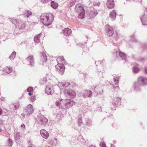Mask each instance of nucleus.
Masks as SVG:
<instances>
[{"label":"nucleus","mask_w":147,"mask_h":147,"mask_svg":"<svg viewBox=\"0 0 147 147\" xmlns=\"http://www.w3.org/2000/svg\"><path fill=\"white\" fill-rule=\"evenodd\" d=\"M54 16L51 13H44L40 16V20L41 22L46 26L51 25L54 19Z\"/></svg>","instance_id":"f257e3e1"},{"label":"nucleus","mask_w":147,"mask_h":147,"mask_svg":"<svg viewBox=\"0 0 147 147\" xmlns=\"http://www.w3.org/2000/svg\"><path fill=\"white\" fill-rule=\"evenodd\" d=\"M58 64L55 66L56 69L59 71L61 75H63L64 72L65 67L64 65L66 63L65 60L63 56H59L57 59Z\"/></svg>","instance_id":"f03ea898"},{"label":"nucleus","mask_w":147,"mask_h":147,"mask_svg":"<svg viewBox=\"0 0 147 147\" xmlns=\"http://www.w3.org/2000/svg\"><path fill=\"white\" fill-rule=\"evenodd\" d=\"M75 10L78 14V18L82 19L84 17V10L82 4L79 3L77 4L75 7Z\"/></svg>","instance_id":"7ed1b4c3"},{"label":"nucleus","mask_w":147,"mask_h":147,"mask_svg":"<svg viewBox=\"0 0 147 147\" xmlns=\"http://www.w3.org/2000/svg\"><path fill=\"white\" fill-rule=\"evenodd\" d=\"M75 102L71 99H65L64 100L63 104L61 106V108L62 109H67L71 107L74 104Z\"/></svg>","instance_id":"20e7f679"},{"label":"nucleus","mask_w":147,"mask_h":147,"mask_svg":"<svg viewBox=\"0 0 147 147\" xmlns=\"http://www.w3.org/2000/svg\"><path fill=\"white\" fill-rule=\"evenodd\" d=\"M24 112L26 116L28 117L31 115L34 111V109L32 105L29 104L25 107L24 109Z\"/></svg>","instance_id":"39448f33"},{"label":"nucleus","mask_w":147,"mask_h":147,"mask_svg":"<svg viewBox=\"0 0 147 147\" xmlns=\"http://www.w3.org/2000/svg\"><path fill=\"white\" fill-rule=\"evenodd\" d=\"M111 102L114 105H116L121 100V98L117 96L116 93H113L111 96Z\"/></svg>","instance_id":"423d86ee"},{"label":"nucleus","mask_w":147,"mask_h":147,"mask_svg":"<svg viewBox=\"0 0 147 147\" xmlns=\"http://www.w3.org/2000/svg\"><path fill=\"white\" fill-rule=\"evenodd\" d=\"M11 22L15 24L16 27L19 29H23L24 28V23L21 21H17L16 20L13 19L11 21Z\"/></svg>","instance_id":"0eeeda50"},{"label":"nucleus","mask_w":147,"mask_h":147,"mask_svg":"<svg viewBox=\"0 0 147 147\" xmlns=\"http://www.w3.org/2000/svg\"><path fill=\"white\" fill-rule=\"evenodd\" d=\"M105 32L109 36H111L114 33V30L113 27L109 25H107L105 26Z\"/></svg>","instance_id":"6e6552de"},{"label":"nucleus","mask_w":147,"mask_h":147,"mask_svg":"<svg viewBox=\"0 0 147 147\" xmlns=\"http://www.w3.org/2000/svg\"><path fill=\"white\" fill-rule=\"evenodd\" d=\"M55 90L54 87L53 85L51 84L48 85L45 89V92L49 95H51L53 94Z\"/></svg>","instance_id":"1a4fd4ad"},{"label":"nucleus","mask_w":147,"mask_h":147,"mask_svg":"<svg viewBox=\"0 0 147 147\" xmlns=\"http://www.w3.org/2000/svg\"><path fill=\"white\" fill-rule=\"evenodd\" d=\"M64 93L68 97L73 98L76 96V92L71 89H66L64 91Z\"/></svg>","instance_id":"9d476101"},{"label":"nucleus","mask_w":147,"mask_h":147,"mask_svg":"<svg viewBox=\"0 0 147 147\" xmlns=\"http://www.w3.org/2000/svg\"><path fill=\"white\" fill-rule=\"evenodd\" d=\"M114 53L117 55V54H119L120 57L122 59L124 60L125 62H126L127 58L126 55L123 53L119 51V50L118 51L117 50H114Z\"/></svg>","instance_id":"9b49d317"},{"label":"nucleus","mask_w":147,"mask_h":147,"mask_svg":"<svg viewBox=\"0 0 147 147\" xmlns=\"http://www.w3.org/2000/svg\"><path fill=\"white\" fill-rule=\"evenodd\" d=\"M138 84L141 85H147V78L142 76L139 77L138 78Z\"/></svg>","instance_id":"f8f14e48"},{"label":"nucleus","mask_w":147,"mask_h":147,"mask_svg":"<svg viewBox=\"0 0 147 147\" xmlns=\"http://www.w3.org/2000/svg\"><path fill=\"white\" fill-rule=\"evenodd\" d=\"M38 119L39 123L43 125H46L48 122V119L44 116L38 117Z\"/></svg>","instance_id":"ddd939ff"},{"label":"nucleus","mask_w":147,"mask_h":147,"mask_svg":"<svg viewBox=\"0 0 147 147\" xmlns=\"http://www.w3.org/2000/svg\"><path fill=\"white\" fill-rule=\"evenodd\" d=\"M26 63L27 64L31 66H33L34 65V58L32 55L29 56L26 59Z\"/></svg>","instance_id":"4468645a"},{"label":"nucleus","mask_w":147,"mask_h":147,"mask_svg":"<svg viewBox=\"0 0 147 147\" xmlns=\"http://www.w3.org/2000/svg\"><path fill=\"white\" fill-rule=\"evenodd\" d=\"M40 133L41 136L45 139L47 138L49 136V133L45 129H41L40 131Z\"/></svg>","instance_id":"2eb2a0df"},{"label":"nucleus","mask_w":147,"mask_h":147,"mask_svg":"<svg viewBox=\"0 0 147 147\" xmlns=\"http://www.w3.org/2000/svg\"><path fill=\"white\" fill-rule=\"evenodd\" d=\"M70 84L68 82H59L58 84V86L60 89L62 90V89L67 87Z\"/></svg>","instance_id":"dca6fc26"},{"label":"nucleus","mask_w":147,"mask_h":147,"mask_svg":"<svg viewBox=\"0 0 147 147\" xmlns=\"http://www.w3.org/2000/svg\"><path fill=\"white\" fill-rule=\"evenodd\" d=\"M142 25H147V14H145L143 15L140 18Z\"/></svg>","instance_id":"f3484780"},{"label":"nucleus","mask_w":147,"mask_h":147,"mask_svg":"<svg viewBox=\"0 0 147 147\" xmlns=\"http://www.w3.org/2000/svg\"><path fill=\"white\" fill-rule=\"evenodd\" d=\"M98 14V12L96 10L93 9V10L90 11L88 15L90 18H94Z\"/></svg>","instance_id":"a211bd4d"},{"label":"nucleus","mask_w":147,"mask_h":147,"mask_svg":"<svg viewBox=\"0 0 147 147\" xmlns=\"http://www.w3.org/2000/svg\"><path fill=\"white\" fill-rule=\"evenodd\" d=\"M107 7L109 8H112L114 7V2L113 0H108L107 3Z\"/></svg>","instance_id":"6ab92c4d"},{"label":"nucleus","mask_w":147,"mask_h":147,"mask_svg":"<svg viewBox=\"0 0 147 147\" xmlns=\"http://www.w3.org/2000/svg\"><path fill=\"white\" fill-rule=\"evenodd\" d=\"M92 92L90 90H86L83 93L82 96L84 98L91 96L92 95Z\"/></svg>","instance_id":"aec40b11"},{"label":"nucleus","mask_w":147,"mask_h":147,"mask_svg":"<svg viewBox=\"0 0 147 147\" xmlns=\"http://www.w3.org/2000/svg\"><path fill=\"white\" fill-rule=\"evenodd\" d=\"M71 30L69 28H65L63 30V34L65 36H69L71 33Z\"/></svg>","instance_id":"412c9836"},{"label":"nucleus","mask_w":147,"mask_h":147,"mask_svg":"<svg viewBox=\"0 0 147 147\" xmlns=\"http://www.w3.org/2000/svg\"><path fill=\"white\" fill-rule=\"evenodd\" d=\"M116 15V12L115 10H113L110 13L109 17L112 20H115Z\"/></svg>","instance_id":"4be33fe9"},{"label":"nucleus","mask_w":147,"mask_h":147,"mask_svg":"<svg viewBox=\"0 0 147 147\" xmlns=\"http://www.w3.org/2000/svg\"><path fill=\"white\" fill-rule=\"evenodd\" d=\"M41 33H40L36 35L34 38V41L35 42L39 43L40 41V38Z\"/></svg>","instance_id":"5701e85b"},{"label":"nucleus","mask_w":147,"mask_h":147,"mask_svg":"<svg viewBox=\"0 0 147 147\" xmlns=\"http://www.w3.org/2000/svg\"><path fill=\"white\" fill-rule=\"evenodd\" d=\"M12 68L11 67H7L4 69L3 71L7 74H10L12 72Z\"/></svg>","instance_id":"b1692460"},{"label":"nucleus","mask_w":147,"mask_h":147,"mask_svg":"<svg viewBox=\"0 0 147 147\" xmlns=\"http://www.w3.org/2000/svg\"><path fill=\"white\" fill-rule=\"evenodd\" d=\"M78 140L79 141V142H80L83 144L86 143V140L84 139L81 136H78Z\"/></svg>","instance_id":"393cba45"},{"label":"nucleus","mask_w":147,"mask_h":147,"mask_svg":"<svg viewBox=\"0 0 147 147\" xmlns=\"http://www.w3.org/2000/svg\"><path fill=\"white\" fill-rule=\"evenodd\" d=\"M32 14V12L29 10H26L24 12V15L27 18L29 17Z\"/></svg>","instance_id":"a878e982"},{"label":"nucleus","mask_w":147,"mask_h":147,"mask_svg":"<svg viewBox=\"0 0 147 147\" xmlns=\"http://www.w3.org/2000/svg\"><path fill=\"white\" fill-rule=\"evenodd\" d=\"M41 59L43 62H46L47 60V57L45 53L43 52L42 53Z\"/></svg>","instance_id":"bb28decb"},{"label":"nucleus","mask_w":147,"mask_h":147,"mask_svg":"<svg viewBox=\"0 0 147 147\" xmlns=\"http://www.w3.org/2000/svg\"><path fill=\"white\" fill-rule=\"evenodd\" d=\"M20 106L19 103H16L12 104L11 106V107L13 109V110H16L18 109Z\"/></svg>","instance_id":"cd10ccee"},{"label":"nucleus","mask_w":147,"mask_h":147,"mask_svg":"<svg viewBox=\"0 0 147 147\" xmlns=\"http://www.w3.org/2000/svg\"><path fill=\"white\" fill-rule=\"evenodd\" d=\"M63 100L62 99H60L59 100H57L55 102L56 105L59 107V108H61V106H62L61 104V102Z\"/></svg>","instance_id":"c85d7f7f"},{"label":"nucleus","mask_w":147,"mask_h":147,"mask_svg":"<svg viewBox=\"0 0 147 147\" xmlns=\"http://www.w3.org/2000/svg\"><path fill=\"white\" fill-rule=\"evenodd\" d=\"M16 55V53L15 51L13 52L9 56V58L11 60H13L15 58Z\"/></svg>","instance_id":"c756f323"},{"label":"nucleus","mask_w":147,"mask_h":147,"mask_svg":"<svg viewBox=\"0 0 147 147\" xmlns=\"http://www.w3.org/2000/svg\"><path fill=\"white\" fill-rule=\"evenodd\" d=\"M51 6L54 9H56L58 7V4L57 3L55 2L54 1H51Z\"/></svg>","instance_id":"7c9ffc66"},{"label":"nucleus","mask_w":147,"mask_h":147,"mask_svg":"<svg viewBox=\"0 0 147 147\" xmlns=\"http://www.w3.org/2000/svg\"><path fill=\"white\" fill-rule=\"evenodd\" d=\"M119 77H116L113 78V80L115 85H117L119 83Z\"/></svg>","instance_id":"2f4dec72"},{"label":"nucleus","mask_w":147,"mask_h":147,"mask_svg":"<svg viewBox=\"0 0 147 147\" xmlns=\"http://www.w3.org/2000/svg\"><path fill=\"white\" fill-rule=\"evenodd\" d=\"M14 136L15 140H19L21 137L20 133L19 132L15 133Z\"/></svg>","instance_id":"473e14b6"},{"label":"nucleus","mask_w":147,"mask_h":147,"mask_svg":"<svg viewBox=\"0 0 147 147\" xmlns=\"http://www.w3.org/2000/svg\"><path fill=\"white\" fill-rule=\"evenodd\" d=\"M100 89V88L98 87H95L94 88V91H95V92H96L98 94H100L101 93V91H102V89H100V90H99Z\"/></svg>","instance_id":"72a5a7b5"},{"label":"nucleus","mask_w":147,"mask_h":147,"mask_svg":"<svg viewBox=\"0 0 147 147\" xmlns=\"http://www.w3.org/2000/svg\"><path fill=\"white\" fill-rule=\"evenodd\" d=\"M76 0H70L69 5V7H71L74 5L76 2Z\"/></svg>","instance_id":"f704fd0d"},{"label":"nucleus","mask_w":147,"mask_h":147,"mask_svg":"<svg viewBox=\"0 0 147 147\" xmlns=\"http://www.w3.org/2000/svg\"><path fill=\"white\" fill-rule=\"evenodd\" d=\"M7 143L8 146H11L13 144L12 140L10 138H9L7 140Z\"/></svg>","instance_id":"c9c22d12"},{"label":"nucleus","mask_w":147,"mask_h":147,"mask_svg":"<svg viewBox=\"0 0 147 147\" xmlns=\"http://www.w3.org/2000/svg\"><path fill=\"white\" fill-rule=\"evenodd\" d=\"M86 125H90L92 124V121L91 120H89L88 119H85Z\"/></svg>","instance_id":"e433bc0d"},{"label":"nucleus","mask_w":147,"mask_h":147,"mask_svg":"<svg viewBox=\"0 0 147 147\" xmlns=\"http://www.w3.org/2000/svg\"><path fill=\"white\" fill-rule=\"evenodd\" d=\"M133 72L135 73H137L140 71V69L136 67H134L133 68Z\"/></svg>","instance_id":"4c0bfd02"},{"label":"nucleus","mask_w":147,"mask_h":147,"mask_svg":"<svg viewBox=\"0 0 147 147\" xmlns=\"http://www.w3.org/2000/svg\"><path fill=\"white\" fill-rule=\"evenodd\" d=\"M131 40L134 42H136L137 41V40L135 39L134 35V34H133L130 36Z\"/></svg>","instance_id":"58836bf2"},{"label":"nucleus","mask_w":147,"mask_h":147,"mask_svg":"<svg viewBox=\"0 0 147 147\" xmlns=\"http://www.w3.org/2000/svg\"><path fill=\"white\" fill-rule=\"evenodd\" d=\"M27 91L28 92H31L33 91V88L32 87H29L27 89Z\"/></svg>","instance_id":"ea45409f"},{"label":"nucleus","mask_w":147,"mask_h":147,"mask_svg":"<svg viewBox=\"0 0 147 147\" xmlns=\"http://www.w3.org/2000/svg\"><path fill=\"white\" fill-rule=\"evenodd\" d=\"M78 123V124L79 126H80L82 125V121L81 118H80L79 119Z\"/></svg>","instance_id":"a19ab883"},{"label":"nucleus","mask_w":147,"mask_h":147,"mask_svg":"<svg viewBox=\"0 0 147 147\" xmlns=\"http://www.w3.org/2000/svg\"><path fill=\"white\" fill-rule=\"evenodd\" d=\"M62 113L61 112H59V113L56 116L57 118L59 119L61 117Z\"/></svg>","instance_id":"79ce46f5"},{"label":"nucleus","mask_w":147,"mask_h":147,"mask_svg":"<svg viewBox=\"0 0 147 147\" xmlns=\"http://www.w3.org/2000/svg\"><path fill=\"white\" fill-rule=\"evenodd\" d=\"M116 33L117 36L116 38V39L117 40L118 38L120 37L121 36V35H120V34L119 33L117 32H116Z\"/></svg>","instance_id":"37998d69"},{"label":"nucleus","mask_w":147,"mask_h":147,"mask_svg":"<svg viewBox=\"0 0 147 147\" xmlns=\"http://www.w3.org/2000/svg\"><path fill=\"white\" fill-rule=\"evenodd\" d=\"M36 99V97L35 96H31L30 99L31 101L32 102L34 101Z\"/></svg>","instance_id":"c03bdc74"},{"label":"nucleus","mask_w":147,"mask_h":147,"mask_svg":"<svg viewBox=\"0 0 147 147\" xmlns=\"http://www.w3.org/2000/svg\"><path fill=\"white\" fill-rule=\"evenodd\" d=\"M100 145L101 147H106L105 144L104 142L100 143Z\"/></svg>","instance_id":"a18cd8bd"},{"label":"nucleus","mask_w":147,"mask_h":147,"mask_svg":"<svg viewBox=\"0 0 147 147\" xmlns=\"http://www.w3.org/2000/svg\"><path fill=\"white\" fill-rule=\"evenodd\" d=\"M25 116V114L24 113H22L20 116V118L21 119H24V118Z\"/></svg>","instance_id":"49530a36"},{"label":"nucleus","mask_w":147,"mask_h":147,"mask_svg":"<svg viewBox=\"0 0 147 147\" xmlns=\"http://www.w3.org/2000/svg\"><path fill=\"white\" fill-rule=\"evenodd\" d=\"M132 0H129V1H132ZM133 1H135L136 2H138L140 3H142V0H133Z\"/></svg>","instance_id":"de8ad7c7"},{"label":"nucleus","mask_w":147,"mask_h":147,"mask_svg":"<svg viewBox=\"0 0 147 147\" xmlns=\"http://www.w3.org/2000/svg\"><path fill=\"white\" fill-rule=\"evenodd\" d=\"M51 0H41V1L44 3H46Z\"/></svg>","instance_id":"09e8293b"},{"label":"nucleus","mask_w":147,"mask_h":147,"mask_svg":"<svg viewBox=\"0 0 147 147\" xmlns=\"http://www.w3.org/2000/svg\"><path fill=\"white\" fill-rule=\"evenodd\" d=\"M113 88L114 89H117L118 90L119 89V87L118 86H113Z\"/></svg>","instance_id":"8fccbe9b"},{"label":"nucleus","mask_w":147,"mask_h":147,"mask_svg":"<svg viewBox=\"0 0 147 147\" xmlns=\"http://www.w3.org/2000/svg\"><path fill=\"white\" fill-rule=\"evenodd\" d=\"M42 80H43V83L44 84L46 82V81H47V78H43Z\"/></svg>","instance_id":"3c124183"},{"label":"nucleus","mask_w":147,"mask_h":147,"mask_svg":"<svg viewBox=\"0 0 147 147\" xmlns=\"http://www.w3.org/2000/svg\"><path fill=\"white\" fill-rule=\"evenodd\" d=\"M144 72L145 74H147V67H146L144 68Z\"/></svg>","instance_id":"603ef678"},{"label":"nucleus","mask_w":147,"mask_h":147,"mask_svg":"<svg viewBox=\"0 0 147 147\" xmlns=\"http://www.w3.org/2000/svg\"><path fill=\"white\" fill-rule=\"evenodd\" d=\"M134 88L135 89V90L136 91H138L140 90V89L138 87H134Z\"/></svg>","instance_id":"864d4df0"},{"label":"nucleus","mask_w":147,"mask_h":147,"mask_svg":"<svg viewBox=\"0 0 147 147\" xmlns=\"http://www.w3.org/2000/svg\"><path fill=\"white\" fill-rule=\"evenodd\" d=\"M21 127H22V128H24L25 127V125L24 124H22L21 125Z\"/></svg>","instance_id":"5fc2aeb1"},{"label":"nucleus","mask_w":147,"mask_h":147,"mask_svg":"<svg viewBox=\"0 0 147 147\" xmlns=\"http://www.w3.org/2000/svg\"><path fill=\"white\" fill-rule=\"evenodd\" d=\"M2 113V111L1 109L0 108V115H1Z\"/></svg>","instance_id":"6e6d98bb"},{"label":"nucleus","mask_w":147,"mask_h":147,"mask_svg":"<svg viewBox=\"0 0 147 147\" xmlns=\"http://www.w3.org/2000/svg\"><path fill=\"white\" fill-rule=\"evenodd\" d=\"M1 100H3L4 99V98L3 97H2L1 98Z\"/></svg>","instance_id":"4d7b16f0"},{"label":"nucleus","mask_w":147,"mask_h":147,"mask_svg":"<svg viewBox=\"0 0 147 147\" xmlns=\"http://www.w3.org/2000/svg\"><path fill=\"white\" fill-rule=\"evenodd\" d=\"M144 60V58H142L140 59V60L142 61Z\"/></svg>","instance_id":"13d9d810"},{"label":"nucleus","mask_w":147,"mask_h":147,"mask_svg":"<svg viewBox=\"0 0 147 147\" xmlns=\"http://www.w3.org/2000/svg\"><path fill=\"white\" fill-rule=\"evenodd\" d=\"M111 147H115V146L113 144H111Z\"/></svg>","instance_id":"bf43d9fd"},{"label":"nucleus","mask_w":147,"mask_h":147,"mask_svg":"<svg viewBox=\"0 0 147 147\" xmlns=\"http://www.w3.org/2000/svg\"><path fill=\"white\" fill-rule=\"evenodd\" d=\"M28 95L30 96H31L32 95V94L31 93V92H29L28 93Z\"/></svg>","instance_id":"052dcab7"},{"label":"nucleus","mask_w":147,"mask_h":147,"mask_svg":"<svg viewBox=\"0 0 147 147\" xmlns=\"http://www.w3.org/2000/svg\"><path fill=\"white\" fill-rule=\"evenodd\" d=\"M45 147H51V146H49L48 145H46V146Z\"/></svg>","instance_id":"680f3d73"},{"label":"nucleus","mask_w":147,"mask_h":147,"mask_svg":"<svg viewBox=\"0 0 147 147\" xmlns=\"http://www.w3.org/2000/svg\"><path fill=\"white\" fill-rule=\"evenodd\" d=\"M100 4V3H98L97 5H99Z\"/></svg>","instance_id":"e2e57ef3"},{"label":"nucleus","mask_w":147,"mask_h":147,"mask_svg":"<svg viewBox=\"0 0 147 147\" xmlns=\"http://www.w3.org/2000/svg\"><path fill=\"white\" fill-rule=\"evenodd\" d=\"M102 61H100V63H101L102 62Z\"/></svg>","instance_id":"0e129e2a"},{"label":"nucleus","mask_w":147,"mask_h":147,"mask_svg":"<svg viewBox=\"0 0 147 147\" xmlns=\"http://www.w3.org/2000/svg\"><path fill=\"white\" fill-rule=\"evenodd\" d=\"M27 147H32V146H28Z\"/></svg>","instance_id":"69168bd1"},{"label":"nucleus","mask_w":147,"mask_h":147,"mask_svg":"<svg viewBox=\"0 0 147 147\" xmlns=\"http://www.w3.org/2000/svg\"><path fill=\"white\" fill-rule=\"evenodd\" d=\"M1 130L0 129V132L1 131Z\"/></svg>","instance_id":"338daca9"}]
</instances>
